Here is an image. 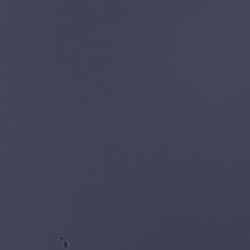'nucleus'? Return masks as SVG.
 I'll return each instance as SVG.
<instances>
[{
	"label": "nucleus",
	"mask_w": 250,
	"mask_h": 250,
	"mask_svg": "<svg viewBox=\"0 0 250 250\" xmlns=\"http://www.w3.org/2000/svg\"><path fill=\"white\" fill-rule=\"evenodd\" d=\"M143 32H145V30H143Z\"/></svg>",
	"instance_id": "nucleus-4"
},
{
	"label": "nucleus",
	"mask_w": 250,
	"mask_h": 250,
	"mask_svg": "<svg viewBox=\"0 0 250 250\" xmlns=\"http://www.w3.org/2000/svg\"><path fill=\"white\" fill-rule=\"evenodd\" d=\"M213 33H215V32H213Z\"/></svg>",
	"instance_id": "nucleus-14"
},
{
	"label": "nucleus",
	"mask_w": 250,
	"mask_h": 250,
	"mask_svg": "<svg viewBox=\"0 0 250 250\" xmlns=\"http://www.w3.org/2000/svg\"><path fill=\"white\" fill-rule=\"evenodd\" d=\"M59 32H61V30H59Z\"/></svg>",
	"instance_id": "nucleus-2"
},
{
	"label": "nucleus",
	"mask_w": 250,
	"mask_h": 250,
	"mask_svg": "<svg viewBox=\"0 0 250 250\" xmlns=\"http://www.w3.org/2000/svg\"><path fill=\"white\" fill-rule=\"evenodd\" d=\"M30 33H32L33 32H31Z\"/></svg>",
	"instance_id": "nucleus-11"
},
{
	"label": "nucleus",
	"mask_w": 250,
	"mask_h": 250,
	"mask_svg": "<svg viewBox=\"0 0 250 250\" xmlns=\"http://www.w3.org/2000/svg\"><path fill=\"white\" fill-rule=\"evenodd\" d=\"M159 32H161V30H159Z\"/></svg>",
	"instance_id": "nucleus-5"
},
{
	"label": "nucleus",
	"mask_w": 250,
	"mask_h": 250,
	"mask_svg": "<svg viewBox=\"0 0 250 250\" xmlns=\"http://www.w3.org/2000/svg\"><path fill=\"white\" fill-rule=\"evenodd\" d=\"M18 32H20V30H18Z\"/></svg>",
	"instance_id": "nucleus-1"
},
{
	"label": "nucleus",
	"mask_w": 250,
	"mask_h": 250,
	"mask_svg": "<svg viewBox=\"0 0 250 250\" xmlns=\"http://www.w3.org/2000/svg\"><path fill=\"white\" fill-rule=\"evenodd\" d=\"M175 31H176V32H177L178 31H177V30H176Z\"/></svg>",
	"instance_id": "nucleus-6"
},
{
	"label": "nucleus",
	"mask_w": 250,
	"mask_h": 250,
	"mask_svg": "<svg viewBox=\"0 0 250 250\" xmlns=\"http://www.w3.org/2000/svg\"><path fill=\"white\" fill-rule=\"evenodd\" d=\"M245 31H246V32H247L248 31H247V30H246Z\"/></svg>",
	"instance_id": "nucleus-9"
},
{
	"label": "nucleus",
	"mask_w": 250,
	"mask_h": 250,
	"mask_svg": "<svg viewBox=\"0 0 250 250\" xmlns=\"http://www.w3.org/2000/svg\"><path fill=\"white\" fill-rule=\"evenodd\" d=\"M194 33H196V32H194Z\"/></svg>",
	"instance_id": "nucleus-13"
},
{
	"label": "nucleus",
	"mask_w": 250,
	"mask_h": 250,
	"mask_svg": "<svg viewBox=\"0 0 250 250\" xmlns=\"http://www.w3.org/2000/svg\"><path fill=\"white\" fill-rule=\"evenodd\" d=\"M10 33H12V32H10Z\"/></svg>",
	"instance_id": "nucleus-10"
},
{
	"label": "nucleus",
	"mask_w": 250,
	"mask_h": 250,
	"mask_svg": "<svg viewBox=\"0 0 250 250\" xmlns=\"http://www.w3.org/2000/svg\"><path fill=\"white\" fill-rule=\"evenodd\" d=\"M213 32H215V30H213Z\"/></svg>",
	"instance_id": "nucleus-7"
},
{
	"label": "nucleus",
	"mask_w": 250,
	"mask_h": 250,
	"mask_svg": "<svg viewBox=\"0 0 250 250\" xmlns=\"http://www.w3.org/2000/svg\"><path fill=\"white\" fill-rule=\"evenodd\" d=\"M227 32H229V30H227Z\"/></svg>",
	"instance_id": "nucleus-8"
},
{
	"label": "nucleus",
	"mask_w": 250,
	"mask_h": 250,
	"mask_svg": "<svg viewBox=\"0 0 250 250\" xmlns=\"http://www.w3.org/2000/svg\"><path fill=\"white\" fill-rule=\"evenodd\" d=\"M60 33H62V32H60Z\"/></svg>",
	"instance_id": "nucleus-12"
},
{
	"label": "nucleus",
	"mask_w": 250,
	"mask_h": 250,
	"mask_svg": "<svg viewBox=\"0 0 250 250\" xmlns=\"http://www.w3.org/2000/svg\"><path fill=\"white\" fill-rule=\"evenodd\" d=\"M110 32H112V30H110Z\"/></svg>",
	"instance_id": "nucleus-3"
}]
</instances>
